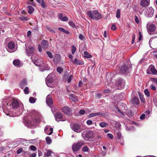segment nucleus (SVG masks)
Instances as JSON below:
<instances>
[{"label": "nucleus", "mask_w": 157, "mask_h": 157, "mask_svg": "<svg viewBox=\"0 0 157 157\" xmlns=\"http://www.w3.org/2000/svg\"><path fill=\"white\" fill-rule=\"evenodd\" d=\"M3 112L7 116L15 117L22 114L24 109L23 105L17 99H13L10 103H9L6 99L2 102Z\"/></svg>", "instance_id": "1"}, {"label": "nucleus", "mask_w": 157, "mask_h": 157, "mask_svg": "<svg viewBox=\"0 0 157 157\" xmlns=\"http://www.w3.org/2000/svg\"><path fill=\"white\" fill-rule=\"evenodd\" d=\"M82 136L84 139L89 141H93L95 140V135L92 131H84L82 133Z\"/></svg>", "instance_id": "2"}, {"label": "nucleus", "mask_w": 157, "mask_h": 157, "mask_svg": "<svg viewBox=\"0 0 157 157\" xmlns=\"http://www.w3.org/2000/svg\"><path fill=\"white\" fill-rule=\"evenodd\" d=\"M87 16L91 19L98 20L101 18V14L96 10L89 11L87 13Z\"/></svg>", "instance_id": "3"}, {"label": "nucleus", "mask_w": 157, "mask_h": 157, "mask_svg": "<svg viewBox=\"0 0 157 157\" xmlns=\"http://www.w3.org/2000/svg\"><path fill=\"white\" fill-rule=\"evenodd\" d=\"M39 122V120L38 119L34 120L32 118L31 119V120H27L25 121L24 123L25 125L27 127L34 128L36 126Z\"/></svg>", "instance_id": "4"}, {"label": "nucleus", "mask_w": 157, "mask_h": 157, "mask_svg": "<svg viewBox=\"0 0 157 157\" xmlns=\"http://www.w3.org/2000/svg\"><path fill=\"white\" fill-rule=\"evenodd\" d=\"M10 40V38H8L5 40L6 43H8L7 46L6 47L7 50L10 52H15L16 50L15 49V44L13 42H9Z\"/></svg>", "instance_id": "5"}, {"label": "nucleus", "mask_w": 157, "mask_h": 157, "mask_svg": "<svg viewBox=\"0 0 157 157\" xmlns=\"http://www.w3.org/2000/svg\"><path fill=\"white\" fill-rule=\"evenodd\" d=\"M131 66L128 64H124L119 68V73L121 74H127L131 70Z\"/></svg>", "instance_id": "6"}, {"label": "nucleus", "mask_w": 157, "mask_h": 157, "mask_svg": "<svg viewBox=\"0 0 157 157\" xmlns=\"http://www.w3.org/2000/svg\"><path fill=\"white\" fill-rule=\"evenodd\" d=\"M84 144V141L82 140L74 143L72 146V150L74 152L77 151L81 149V147Z\"/></svg>", "instance_id": "7"}, {"label": "nucleus", "mask_w": 157, "mask_h": 157, "mask_svg": "<svg viewBox=\"0 0 157 157\" xmlns=\"http://www.w3.org/2000/svg\"><path fill=\"white\" fill-rule=\"evenodd\" d=\"M70 126L72 129L76 132H80L83 130L81 125L77 123L71 124Z\"/></svg>", "instance_id": "8"}, {"label": "nucleus", "mask_w": 157, "mask_h": 157, "mask_svg": "<svg viewBox=\"0 0 157 157\" xmlns=\"http://www.w3.org/2000/svg\"><path fill=\"white\" fill-rule=\"evenodd\" d=\"M51 74L48 75V76L46 78V83L48 86L50 87H53L54 85L52 84L53 81V79L52 77H51Z\"/></svg>", "instance_id": "9"}, {"label": "nucleus", "mask_w": 157, "mask_h": 157, "mask_svg": "<svg viewBox=\"0 0 157 157\" xmlns=\"http://www.w3.org/2000/svg\"><path fill=\"white\" fill-rule=\"evenodd\" d=\"M154 10L151 7L147 8L145 10V16L147 17H152L153 15Z\"/></svg>", "instance_id": "10"}, {"label": "nucleus", "mask_w": 157, "mask_h": 157, "mask_svg": "<svg viewBox=\"0 0 157 157\" xmlns=\"http://www.w3.org/2000/svg\"><path fill=\"white\" fill-rule=\"evenodd\" d=\"M25 46L26 45L25 44ZM35 49L34 47L31 46H29L28 47H26V53L29 56H30L33 53Z\"/></svg>", "instance_id": "11"}, {"label": "nucleus", "mask_w": 157, "mask_h": 157, "mask_svg": "<svg viewBox=\"0 0 157 157\" xmlns=\"http://www.w3.org/2000/svg\"><path fill=\"white\" fill-rule=\"evenodd\" d=\"M54 116L56 121L58 122H59L60 121H65V120L63 119V115L60 113H56L54 114Z\"/></svg>", "instance_id": "12"}, {"label": "nucleus", "mask_w": 157, "mask_h": 157, "mask_svg": "<svg viewBox=\"0 0 157 157\" xmlns=\"http://www.w3.org/2000/svg\"><path fill=\"white\" fill-rule=\"evenodd\" d=\"M117 84L119 87L122 88H123L125 85V81L123 79L119 78L117 80Z\"/></svg>", "instance_id": "13"}, {"label": "nucleus", "mask_w": 157, "mask_h": 157, "mask_svg": "<svg viewBox=\"0 0 157 157\" xmlns=\"http://www.w3.org/2000/svg\"><path fill=\"white\" fill-rule=\"evenodd\" d=\"M116 139L118 140V142L121 144H124V142L123 138L121 137V134L120 132H118L117 133Z\"/></svg>", "instance_id": "14"}, {"label": "nucleus", "mask_w": 157, "mask_h": 157, "mask_svg": "<svg viewBox=\"0 0 157 157\" xmlns=\"http://www.w3.org/2000/svg\"><path fill=\"white\" fill-rule=\"evenodd\" d=\"M13 64L17 67H21L23 65V63L19 59H16L13 61Z\"/></svg>", "instance_id": "15"}, {"label": "nucleus", "mask_w": 157, "mask_h": 157, "mask_svg": "<svg viewBox=\"0 0 157 157\" xmlns=\"http://www.w3.org/2000/svg\"><path fill=\"white\" fill-rule=\"evenodd\" d=\"M46 101L47 105L50 107L52 106V99L50 95H48L46 98Z\"/></svg>", "instance_id": "16"}, {"label": "nucleus", "mask_w": 157, "mask_h": 157, "mask_svg": "<svg viewBox=\"0 0 157 157\" xmlns=\"http://www.w3.org/2000/svg\"><path fill=\"white\" fill-rule=\"evenodd\" d=\"M63 112L65 114L70 115L71 113V109L67 106H64L62 108Z\"/></svg>", "instance_id": "17"}, {"label": "nucleus", "mask_w": 157, "mask_h": 157, "mask_svg": "<svg viewBox=\"0 0 157 157\" xmlns=\"http://www.w3.org/2000/svg\"><path fill=\"white\" fill-rule=\"evenodd\" d=\"M44 156L45 157H48L51 156L52 153V150L49 149H45L43 151Z\"/></svg>", "instance_id": "18"}, {"label": "nucleus", "mask_w": 157, "mask_h": 157, "mask_svg": "<svg viewBox=\"0 0 157 157\" xmlns=\"http://www.w3.org/2000/svg\"><path fill=\"white\" fill-rule=\"evenodd\" d=\"M49 44L46 40H43L41 43V46L44 49H46L48 47Z\"/></svg>", "instance_id": "19"}, {"label": "nucleus", "mask_w": 157, "mask_h": 157, "mask_svg": "<svg viewBox=\"0 0 157 157\" xmlns=\"http://www.w3.org/2000/svg\"><path fill=\"white\" fill-rule=\"evenodd\" d=\"M156 29L155 25L154 24L150 25L148 29V32L150 34H151V33L155 31Z\"/></svg>", "instance_id": "20"}, {"label": "nucleus", "mask_w": 157, "mask_h": 157, "mask_svg": "<svg viewBox=\"0 0 157 157\" xmlns=\"http://www.w3.org/2000/svg\"><path fill=\"white\" fill-rule=\"evenodd\" d=\"M49 68L48 67L47 64L44 63L42 65H40V66L39 69L40 70L42 71L46 70H49Z\"/></svg>", "instance_id": "21"}, {"label": "nucleus", "mask_w": 157, "mask_h": 157, "mask_svg": "<svg viewBox=\"0 0 157 157\" xmlns=\"http://www.w3.org/2000/svg\"><path fill=\"white\" fill-rule=\"evenodd\" d=\"M58 18L63 21H66L68 20V18L61 13L59 14Z\"/></svg>", "instance_id": "22"}, {"label": "nucleus", "mask_w": 157, "mask_h": 157, "mask_svg": "<svg viewBox=\"0 0 157 157\" xmlns=\"http://www.w3.org/2000/svg\"><path fill=\"white\" fill-rule=\"evenodd\" d=\"M44 131L47 134L51 135L53 133V129L52 128H49V127L46 126L44 129Z\"/></svg>", "instance_id": "23"}, {"label": "nucleus", "mask_w": 157, "mask_h": 157, "mask_svg": "<svg viewBox=\"0 0 157 157\" xmlns=\"http://www.w3.org/2000/svg\"><path fill=\"white\" fill-rule=\"evenodd\" d=\"M149 0H142L140 1V4L142 7H146L149 5Z\"/></svg>", "instance_id": "24"}, {"label": "nucleus", "mask_w": 157, "mask_h": 157, "mask_svg": "<svg viewBox=\"0 0 157 157\" xmlns=\"http://www.w3.org/2000/svg\"><path fill=\"white\" fill-rule=\"evenodd\" d=\"M131 102L134 105H137L139 103L138 98L136 97H134L131 100Z\"/></svg>", "instance_id": "25"}, {"label": "nucleus", "mask_w": 157, "mask_h": 157, "mask_svg": "<svg viewBox=\"0 0 157 157\" xmlns=\"http://www.w3.org/2000/svg\"><path fill=\"white\" fill-rule=\"evenodd\" d=\"M27 82L26 80L24 79L20 82L19 86L21 88L23 89L27 85Z\"/></svg>", "instance_id": "26"}, {"label": "nucleus", "mask_w": 157, "mask_h": 157, "mask_svg": "<svg viewBox=\"0 0 157 157\" xmlns=\"http://www.w3.org/2000/svg\"><path fill=\"white\" fill-rule=\"evenodd\" d=\"M73 63L75 64H77L78 65H83L84 64V62L78 59L75 58L74 61L73 62Z\"/></svg>", "instance_id": "27"}, {"label": "nucleus", "mask_w": 157, "mask_h": 157, "mask_svg": "<svg viewBox=\"0 0 157 157\" xmlns=\"http://www.w3.org/2000/svg\"><path fill=\"white\" fill-rule=\"evenodd\" d=\"M60 59V56L59 55H56L54 57V61L56 63H58Z\"/></svg>", "instance_id": "28"}, {"label": "nucleus", "mask_w": 157, "mask_h": 157, "mask_svg": "<svg viewBox=\"0 0 157 157\" xmlns=\"http://www.w3.org/2000/svg\"><path fill=\"white\" fill-rule=\"evenodd\" d=\"M151 71L153 74L155 75L157 73V70L153 66H150V67Z\"/></svg>", "instance_id": "29"}, {"label": "nucleus", "mask_w": 157, "mask_h": 157, "mask_svg": "<svg viewBox=\"0 0 157 157\" xmlns=\"http://www.w3.org/2000/svg\"><path fill=\"white\" fill-rule=\"evenodd\" d=\"M27 8L28 12L29 14H32L34 11V9L32 6H29Z\"/></svg>", "instance_id": "30"}, {"label": "nucleus", "mask_w": 157, "mask_h": 157, "mask_svg": "<svg viewBox=\"0 0 157 157\" xmlns=\"http://www.w3.org/2000/svg\"><path fill=\"white\" fill-rule=\"evenodd\" d=\"M101 114V113L100 112L99 113H90L88 115V117L89 118H91L94 116H98L99 115H100Z\"/></svg>", "instance_id": "31"}, {"label": "nucleus", "mask_w": 157, "mask_h": 157, "mask_svg": "<svg viewBox=\"0 0 157 157\" xmlns=\"http://www.w3.org/2000/svg\"><path fill=\"white\" fill-rule=\"evenodd\" d=\"M71 99L74 102L76 101H78V97L73 94H72L71 95Z\"/></svg>", "instance_id": "32"}, {"label": "nucleus", "mask_w": 157, "mask_h": 157, "mask_svg": "<svg viewBox=\"0 0 157 157\" xmlns=\"http://www.w3.org/2000/svg\"><path fill=\"white\" fill-rule=\"evenodd\" d=\"M84 57L86 58H90L92 57V56L89 54L87 51H85L84 52Z\"/></svg>", "instance_id": "33"}, {"label": "nucleus", "mask_w": 157, "mask_h": 157, "mask_svg": "<svg viewBox=\"0 0 157 157\" xmlns=\"http://www.w3.org/2000/svg\"><path fill=\"white\" fill-rule=\"evenodd\" d=\"M45 140L46 142V143L48 144H50L52 142V140L50 137L49 136H47L45 139Z\"/></svg>", "instance_id": "34"}, {"label": "nucleus", "mask_w": 157, "mask_h": 157, "mask_svg": "<svg viewBox=\"0 0 157 157\" xmlns=\"http://www.w3.org/2000/svg\"><path fill=\"white\" fill-rule=\"evenodd\" d=\"M138 95L140 97V100L142 102H144L145 99L143 97L142 94L140 92H138Z\"/></svg>", "instance_id": "35"}, {"label": "nucleus", "mask_w": 157, "mask_h": 157, "mask_svg": "<svg viewBox=\"0 0 157 157\" xmlns=\"http://www.w3.org/2000/svg\"><path fill=\"white\" fill-rule=\"evenodd\" d=\"M144 93L145 95L147 97L150 96V93L147 89H145L144 90Z\"/></svg>", "instance_id": "36"}, {"label": "nucleus", "mask_w": 157, "mask_h": 157, "mask_svg": "<svg viewBox=\"0 0 157 157\" xmlns=\"http://www.w3.org/2000/svg\"><path fill=\"white\" fill-rule=\"evenodd\" d=\"M36 99V98L33 97H30L29 98V101L31 103H34L35 102Z\"/></svg>", "instance_id": "37"}, {"label": "nucleus", "mask_w": 157, "mask_h": 157, "mask_svg": "<svg viewBox=\"0 0 157 157\" xmlns=\"http://www.w3.org/2000/svg\"><path fill=\"white\" fill-rule=\"evenodd\" d=\"M120 12L121 10L120 9H118L117 10L116 17L117 18H119L120 17Z\"/></svg>", "instance_id": "38"}, {"label": "nucleus", "mask_w": 157, "mask_h": 157, "mask_svg": "<svg viewBox=\"0 0 157 157\" xmlns=\"http://www.w3.org/2000/svg\"><path fill=\"white\" fill-rule=\"evenodd\" d=\"M76 50V48L74 45H72L71 47V53L72 54H74Z\"/></svg>", "instance_id": "39"}, {"label": "nucleus", "mask_w": 157, "mask_h": 157, "mask_svg": "<svg viewBox=\"0 0 157 157\" xmlns=\"http://www.w3.org/2000/svg\"><path fill=\"white\" fill-rule=\"evenodd\" d=\"M107 124V123L104 122H102L101 123H99V125L102 128H104L105 127L106 125Z\"/></svg>", "instance_id": "40"}, {"label": "nucleus", "mask_w": 157, "mask_h": 157, "mask_svg": "<svg viewBox=\"0 0 157 157\" xmlns=\"http://www.w3.org/2000/svg\"><path fill=\"white\" fill-rule=\"evenodd\" d=\"M79 38L80 40H84L85 39V37L82 34H79Z\"/></svg>", "instance_id": "41"}, {"label": "nucleus", "mask_w": 157, "mask_h": 157, "mask_svg": "<svg viewBox=\"0 0 157 157\" xmlns=\"http://www.w3.org/2000/svg\"><path fill=\"white\" fill-rule=\"evenodd\" d=\"M69 25L73 28L75 27V24L71 21H69Z\"/></svg>", "instance_id": "42"}, {"label": "nucleus", "mask_w": 157, "mask_h": 157, "mask_svg": "<svg viewBox=\"0 0 157 157\" xmlns=\"http://www.w3.org/2000/svg\"><path fill=\"white\" fill-rule=\"evenodd\" d=\"M82 150L84 152H87L89 151V148L87 146H84L83 147Z\"/></svg>", "instance_id": "43"}, {"label": "nucleus", "mask_w": 157, "mask_h": 157, "mask_svg": "<svg viewBox=\"0 0 157 157\" xmlns=\"http://www.w3.org/2000/svg\"><path fill=\"white\" fill-rule=\"evenodd\" d=\"M24 91L25 94H28L29 93V90L28 87H26L24 90Z\"/></svg>", "instance_id": "44"}, {"label": "nucleus", "mask_w": 157, "mask_h": 157, "mask_svg": "<svg viewBox=\"0 0 157 157\" xmlns=\"http://www.w3.org/2000/svg\"><path fill=\"white\" fill-rule=\"evenodd\" d=\"M57 70L58 73H61L63 71V69L61 67H59L57 68Z\"/></svg>", "instance_id": "45"}, {"label": "nucleus", "mask_w": 157, "mask_h": 157, "mask_svg": "<svg viewBox=\"0 0 157 157\" xmlns=\"http://www.w3.org/2000/svg\"><path fill=\"white\" fill-rule=\"evenodd\" d=\"M73 76L72 75H70L69 77L67 79V82L68 83H70L71 82V81L73 78Z\"/></svg>", "instance_id": "46"}, {"label": "nucleus", "mask_w": 157, "mask_h": 157, "mask_svg": "<svg viewBox=\"0 0 157 157\" xmlns=\"http://www.w3.org/2000/svg\"><path fill=\"white\" fill-rule=\"evenodd\" d=\"M29 147L33 151H35L36 150V147L34 145L31 146Z\"/></svg>", "instance_id": "47"}, {"label": "nucleus", "mask_w": 157, "mask_h": 157, "mask_svg": "<svg viewBox=\"0 0 157 157\" xmlns=\"http://www.w3.org/2000/svg\"><path fill=\"white\" fill-rule=\"evenodd\" d=\"M39 4H40L43 8H45L46 6L43 0L41 1V2L39 3Z\"/></svg>", "instance_id": "48"}, {"label": "nucleus", "mask_w": 157, "mask_h": 157, "mask_svg": "<svg viewBox=\"0 0 157 157\" xmlns=\"http://www.w3.org/2000/svg\"><path fill=\"white\" fill-rule=\"evenodd\" d=\"M150 88L152 90L155 91L156 90L155 86L154 84H152L150 86Z\"/></svg>", "instance_id": "49"}, {"label": "nucleus", "mask_w": 157, "mask_h": 157, "mask_svg": "<svg viewBox=\"0 0 157 157\" xmlns=\"http://www.w3.org/2000/svg\"><path fill=\"white\" fill-rule=\"evenodd\" d=\"M118 113L121 115V117H123L124 116V114L121 112V111L119 109H117Z\"/></svg>", "instance_id": "50"}, {"label": "nucleus", "mask_w": 157, "mask_h": 157, "mask_svg": "<svg viewBox=\"0 0 157 157\" xmlns=\"http://www.w3.org/2000/svg\"><path fill=\"white\" fill-rule=\"evenodd\" d=\"M46 53L49 58H53L52 54L50 52L48 51L46 52Z\"/></svg>", "instance_id": "51"}, {"label": "nucleus", "mask_w": 157, "mask_h": 157, "mask_svg": "<svg viewBox=\"0 0 157 157\" xmlns=\"http://www.w3.org/2000/svg\"><path fill=\"white\" fill-rule=\"evenodd\" d=\"M135 20L136 23H137L138 24L139 23L140 21H139V19L137 16H135Z\"/></svg>", "instance_id": "52"}, {"label": "nucleus", "mask_w": 157, "mask_h": 157, "mask_svg": "<svg viewBox=\"0 0 157 157\" xmlns=\"http://www.w3.org/2000/svg\"><path fill=\"white\" fill-rule=\"evenodd\" d=\"M107 136L109 138H110L111 139H113V136L112 134L108 133L107 134Z\"/></svg>", "instance_id": "53"}, {"label": "nucleus", "mask_w": 157, "mask_h": 157, "mask_svg": "<svg viewBox=\"0 0 157 157\" xmlns=\"http://www.w3.org/2000/svg\"><path fill=\"white\" fill-rule=\"evenodd\" d=\"M151 80L152 81L154 82L157 85V78H152Z\"/></svg>", "instance_id": "54"}, {"label": "nucleus", "mask_w": 157, "mask_h": 157, "mask_svg": "<svg viewBox=\"0 0 157 157\" xmlns=\"http://www.w3.org/2000/svg\"><path fill=\"white\" fill-rule=\"evenodd\" d=\"M93 123V122L92 121L88 120H87L86 121V124L88 125H90L92 124Z\"/></svg>", "instance_id": "55"}, {"label": "nucleus", "mask_w": 157, "mask_h": 157, "mask_svg": "<svg viewBox=\"0 0 157 157\" xmlns=\"http://www.w3.org/2000/svg\"><path fill=\"white\" fill-rule=\"evenodd\" d=\"M20 19L21 20L27 21L28 19L27 17L22 16L20 18Z\"/></svg>", "instance_id": "56"}, {"label": "nucleus", "mask_w": 157, "mask_h": 157, "mask_svg": "<svg viewBox=\"0 0 157 157\" xmlns=\"http://www.w3.org/2000/svg\"><path fill=\"white\" fill-rule=\"evenodd\" d=\"M145 114H143L140 117V119L141 120H143L145 118Z\"/></svg>", "instance_id": "57"}, {"label": "nucleus", "mask_w": 157, "mask_h": 157, "mask_svg": "<svg viewBox=\"0 0 157 157\" xmlns=\"http://www.w3.org/2000/svg\"><path fill=\"white\" fill-rule=\"evenodd\" d=\"M117 28L116 27V25H112L111 29L113 30H116Z\"/></svg>", "instance_id": "58"}, {"label": "nucleus", "mask_w": 157, "mask_h": 157, "mask_svg": "<svg viewBox=\"0 0 157 157\" xmlns=\"http://www.w3.org/2000/svg\"><path fill=\"white\" fill-rule=\"evenodd\" d=\"M22 148H20L17 151V154H19L22 151Z\"/></svg>", "instance_id": "59"}, {"label": "nucleus", "mask_w": 157, "mask_h": 157, "mask_svg": "<svg viewBox=\"0 0 157 157\" xmlns=\"http://www.w3.org/2000/svg\"><path fill=\"white\" fill-rule=\"evenodd\" d=\"M139 41H140L142 39V34H141V33L140 32H139Z\"/></svg>", "instance_id": "60"}, {"label": "nucleus", "mask_w": 157, "mask_h": 157, "mask_svg": "<svg viewBox=\"0 0 157 157\" xmlns=\"http://www.w3.org/2000/svg\"><path fill=\"white\" fill-rule=\"evenodd\" d=\"M85 112V111L84 110H81L79 111V114L81 115L84 114Z\"/></svg>", "instance_id": "61"}, {"label": "nucleus", "mask_w": 157, "mask_h": 157, "mask_svg": "<svg viewBox=\"0 0 157 157\" xmlns=\"http://www.w3.org/2000/svg\"><path fill=\"white\" fill-rule=\"evenodd\" d=\"M36 153H33L30 155L29 157H36Z\"/></svg>", "instance_id": "62"}, {"label": "nucleus", "mask_w": 157, "mask_h": 157, "mask_svg": "<svg viewBox=\"0 0 157 157\" xmlns=\"http://www.w3.org/2000/svg\"><path fill=\"white\" fill-rule=\"evenodd\" d=\"M58 29L60 31L62 32L63 33V31H64V29L61 27H60L58 28Z\"/></svg>", "instance_id": "63"}, {"label": "nucleus", "mask_w": 157, "mask_h": 157, "mask_svg": "<svg viewBox=\"0 0 157 157\" xmlns=\"http://www.w3.org/2000/svg\"><path fill=\"white\" fill-rule=\"evenodd\" d=\"M145 113H146V114L147 115H149L150 114V111L149 110H147V111H146L145 112Z\"/></svg>", "instance_id": "64"}]
</instances>
